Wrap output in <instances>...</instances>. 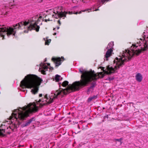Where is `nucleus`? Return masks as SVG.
I'll list each match as a JSON object with an SVG mask.
<instances>
[{
    "label": "nucleus",
    "instance_id": "obj_1",
    "mask_svg": "<svg viewBox=\"0 0 148 148\" xmlns=\"http://www.w3.org/2000/svg\"><path fill=\"white\" fill-rule=\"evenodd\" d=\"M79 71L82 74L79 81L75 82L72 84L69 85L68 84V81H64L61 84L62 86L64 87L67 86L66 88H60L53 93H51L49 97L46 95L44 96L45 100H43L42 103H40L42 101V100L40 99L36 104L34 102L30 103L27 106L14 110L10 116V119H15L16 121L24 120L29 116V114L37 112L39 107L41 108L44 105L52 103L59 96L62 97L67 93L79 90L80 88L87 86L92 81L96 80L99 77L98 75L96 74L94 71H88L80 68L79 69Z\"/></svg>",
    "mask_w": 148,
    "mask_h": 148
},
{
    "label": "nucleus",
    "instance_id": "obj_2",
    "mask_svg": "<svg viewBox=\"0 0 148 148\" xmlns=\"http://www.w3.org/2000/svg\"><path fill=\"white\" fill-rule=\"evenodd\" d=\"M38 18L35 16L29 19L27 22L22 21L14 25L13 27H0V38L3 40L5 39V35H6L9 37L11 35L15 36L16 31L17 29H21V27H23L24 28H26L28 30H35L36 32L39 31L40 27L36 23V20ZM1 39L0 38V40Z\"/></svg>",
    "mask_w": 148,
    "mask_h": 148
},
{
    "label": "nucleus",
    "instance_id": "obj_3",
    "mask_svg": "<svg viewBox=\"0 0 148 148\" xmlns=\"http://www.w3.org/2000/svg\"><path fill=\"white\" fill-rule=\"evenodd\" d=\"M42 81V79L37 76L33 75H29L25 77L21 82V90L25 92L24 89L27 88H32L31 92L33 94H36L38 90V86Z\"/></svg>",
    "mask_w": 148,
    "mask_h": 148
},
{
    "label": "nucleus",
    "instance_id": "obj_4",
    "mask_svg": "<svg viewBox=\"0 0 148 148\" xmlns=\"http://www.w3.org/2000/svg\"><path fill=\"white\" fill-rule=\"evenodd\" d=\"M114 45V42H111L108 44L107 47L105 49V51L106 49H107V51L104 57V60H108V58L111 56V53L113 51V46Z\"/></svg>",
    "mask_w": 148,
    "mask_h": 148
},
{
    "label": "nucleus",
    "instance_id": "obj_5",
    "mask_svg": "<svg viewBox=\"0 0 148 148\" xmlns=\"http://www.w3.org/2000/svg\"><path fill=\"white\" fill-rule=\"evenodd\" d=\"M48 68V66L45 63L43 62L41 63L40 64V68L39 70L42 73L45 74V72L47 70Z\"/></svg>",
    "mask_w": 148,
    "mask_h": 148
},
{
    "label": "nucleus",
    "instance_id": "obj_6",
    "mask_svg": "<svg viewBox=\"0 0 148 148\" xmlns=\"http://www.w3.org/2000/svg\"><path fill=\"white\" fill-rule=\"evenodd\" d=\"M68 13V12L66 11H64V12H63L62 11H61L60 12H57L58 16V17H60V18H62L63 17H66V14ZM73 13L72 12H68V14H71Z\"/></svg>",
    "mask_w": 148,
    "mask_h": 148
},
{
    "label": "nucleus",
    "instance_id": "obj_7",
    "mask_svg": "<svg viewBox=\"0 0 148 148\" xmlns=\"http://www.w3.org/2000/svg\"><path fill=\"white\" fill-rule=\"evenodd\" d=\"M51 60L55 63L56 67L58 66L61 64V59L60 58H53Z\"/></svg>",
    "mask_w": 148,
    "mask_h": 148
},
{
    "label": "nucleus",
    "instance_id": "obj_8",
    "mask_svg": "<svg viewBox=\"0 0 148 148\" xmlns=\"http://www.w3.org/2000/svg\"><path fill=\"white\" fill-rule=\"evenodd\" d=\"M135 77L136 80L139 82H141L143 79L142 75L139 73H138L136 74Z\"/></svg>",
    "mask_w": 148,
    "mask_h": 148
},
{
    "label": "nucleus",
    "instance_id": "obj_9",
    "mask_svg": "<svg viewBox=\"0 0 148 148\" xmlns=\"http://www.w3.org/2000/svg\"><path fill=\"white\" fill-rule=\"evenodd\" d=\"M34 118H32L29 120L26 123L23 124L22 125L23 127H25L29 125L32 122V121H34Z\"/></svg>",
    "mask_w": 148,
    "mask_h": 148
},
{
    "label": "nucleus",
    "instance_id": "obj_10",
    "mask_svg": "<svg viewBox=\"0 0 148 148\" xmlns=\"http://www.w3.org/2000/svg\"><path fill=\"white\" fill-rule=\"evenodd\" d=\"M94 10V8H91L90 9H87L86 10H82V11L79 12H76L75 13H73V14H77L78 13L79 14H81V13L82 11L83 12H84L86 11H87L89 10L97 11L99 10V9H96L95 10Z\"/></svg>",
    "mask_w": 148,
    "mask_h": 148
},
{
    "label": "nucleus",
    "instance_id": "obj_11",
    "mask_svg": "<svg viewBox=\"0 0 148 148\" xmlns=\"http://www.w3.org/2000/svg\"><path fill=\"white\" fill-rule=\"evenodd\" d=\"M95 86V82L94 81V82L92 84L91 86L88 88L87 91L88 92V93L90 91L92 92L93 89V88Z\"/></svg>",
    "mask_w": 148,
    "mask_h": 148
},
{
    "label": "nucleus",
    "instance_id": "obj_12",
    "mask_svg": "<svg viewBox=\"0 0 148 148\" xmlns=\"http://www.w3.org/2000/svg\"><path fill=\"white\" fill-rule=\"evenodd\" d=\"M62 79V78L61 77V76L58 75H56L55 76V79L56 82L61 80Z\"/></svg>",
    "mask_w": 148,
    "mask_h": 148
},
{
    "label": "nucleus",
    "instance_id": "obj_13",
    "mask_svg": "<svg viewBox=\"0 0 148 148\" xmlns=\"http://www.w3.org/2000/svg\"><path fill=\"white\" fill-rule=\"evenodd\" d=\"M97 97V96L94 95L93 96L90 97H89L88 100V102H90L91 101L92 99H96Z\"/></svg>",
    "mask_w": 148,
    "mask_h": 148
},
{
    "label": "nucleus",
    "instance_id": "obj_14",
    "mask_svg": "<svg viewBox=\"0 0 148 148\" xmlns=\"http://www.w3.org/2000/svg\"><path fill=\"white\" fill-rule=\"evenodd\" d=\"M5 132V131L3 129H0V136H4V134L3 133Z\"/></svg>",
    "mask_w": 148,
    "mask_h": 148
},
{
    "label": "nucleus",
    "instance_id": "obj_15",
    "mask_svg": "<svg viewBox=\"0 0 148 148\" xmlns=\"http://www.w3.org/2000/svg\"><path fill=\"white\" fill-rule=\"evenodd\" d=\"M51 41V39L47 40L45 42V45H49V43Z\"/></svg>",
    "mask_w": 148,
    "mask_h": 148
},
{
    "label": "nucleus",
    "instance_id": "obj_16",
    "mask_svg": "<svg viewBox=\"0 0 148 148\" xmlns=\"http://www.w3.org/2000/svg\"><path fill=\"white\" fill-rule=\"evenodd\" d=\"M114 79V77H108V78L107 79H108L109 81H111L113 80Z\"/></svg>",
    "mask_w": 148,
    "mask_h": 148
},
{
    "label": "nucleus",
    "instance_id": "obj_17",
    "mask_svg": "<svg viewBox=\"0 0 148 148\" xmlns=\"http://www.w3.org/2000/svg\"><path fill=\"white\" fill-rule=\"evenodd\" d=\"M116 140L120 142L121 143V139H116Z\"/></svg>",
    "mask_w": 148,
    "mask_h": 148
},
{
    "label": "nucleus",
    "instance_id": "obj_18",
    "mask_svg": "<svg viewBox=\"0 0 148 148\" xmlns=\"http://www.w3.org/2000/svg\"><path fill=\"white\" fill-rule=\"evenodd\" d=\"M58 23H59L60 25H61V23L60 22V20H59L58 21Z\"/></svg>",
    "mask_w": 148,
    "mask_h": 148
},
{
    "label": "nucleus",
    "instance_id": "obj_19",
    "mask_svg": "<svg viewBox=\"0 0 148 148\" xmlns=\"http://www.w3.org/2000/svg\"><path fill=\"white\" fill-rule=\"evenodd\" d=\"M42 94H40L39 95V97H41L42 96Z\"/></svg>",
    "mask_w": 148,
    "mask_h": 148
},
{
    "label": "nucleus",
    "instance_id": "obj_20",
    "mask_svg": "<svg viewBox=\"0 0 148 148\" xmlns=\"http://www.w3.org/2000/svg\"><path fill=\"white\" fill-rule=\"evenodd\" d=\"M59 28H60L59 27V26L57 27V28L58 29H59Z\"/></svg>",
    "mask_w": 148,
    "mask_h": 148
},
{
    "label": "nucleus",
    "instance_id": "obj_21",
    "mask_svg": "<svg viewBox=\"0 0 148 148\" xmlns=\"http://www.w3.org/2000/svg\"><path fill=\"white\" fill-rule=\"evenodd\" d=\"M56 33L55 32V33H54L53 34L54 35H56Z\"/></svg>",
    "mask_w": 148,
    "mask_h": 148
},
{
    "label": "nucleus",
    "instance_id": "obj_22",
    "mask_svg": "<svg viewBox=\"0 0 148 148\" xmlns=\"http://www.w3.org/2000/svg\"><path fill=\"white\" fill-rule=\"evenodd\" d=\"M47 65L49 66H50V64L49 63H48Z\"/></svg>",
    "mask_w": 148,
    "mask_h": 148
},
{
    "label": "nucleus",
    "instance_id": "obj_23",
    "mask_svg": "<svg viewBox=\"0 0 148 148\" xmlns=\"http://www.w3.org/2000/svg\"><path fill=\"white\" fill-rule=\"evenodd\" d=\"M24 32H27V33L28 32H27V31H26V30H25V31H24Z\"/></svg>",
    "mask_w": 148,
    "mask_h": 148
},
{
    "label": "nucleus",
    "instance_id": "obj_24",
    "mask_svg": "<svg viewBox=\"0 0 148 148\" xmlns=\"http://www.w3.org/2000/svg\"><path fill=\"white\" fill-rule=\"evenodd\" d=\"M50 69H53V67H50Z\"/></svg>",
    "mask_w": 148,
    "mask_h": 148
},
{
    "label": "nucleus",
    "instance_id": "obj_25",
    "mask_svg": "<svg viewBox=\"0 0 148 148\" xmlns=\"http://www.w3.org/2000/svg\"><path fill=\"white\" fill-rule=\"evenodd\" d=\"M59 84H60L59 86H60V84H61V83H60Z\"/></svg>",
    "mask_w": 148,
    "mask_h": 148
},
{
    "label": "nucleus",
    "instance_id": "obj_26",
    "mask_svg": "<svg viewBox=\"0 0 148 148\" xmlns=\"http://www.w3.org/2000/svg\"><path fill=\"white\" fill-rule=\"evenodd\" d=\"M78 127L79 128V125H78Z\"/></svg>",
    "mask_w": 148,
    "mask_h": 148
},
{
    "label": "nucleus",
    "instance_id": "obj_27",
    "mask_svg": "<svg viewBox=\"0 0 148 148\" xmlns=\"http://www.w3.org/2000/svg\"><path fill=\"white\" fill-rule=\"evenodd\" d=\"M55 28H54L53 29V30H55Z\"/></svg>",
    "mask_w": 148,
    "mask_h": 148
},
{
    "label": "nucleus",
    "instance_id": "obj_28",
    "mask_svg": "<svg viewBox=\"0 0 148 148\" xmlns=\"http://www.w3.org/2000/svg\"><path fill=\"white\" fill-rule=\"evenodd\" d=\"M61 58H63V59H64V57H62Z\"/></svg>",
    "mask_w": 148,
    "mask_h": 148
},
{
    "label": "nucleus",
    "instance_id": "obj_29",
    "mask_svg": "<svg viewBox=\"0 0 148 148\" xmlns=\"http://www.w3.org/2000/svg\"><path fill=\"white\" fill-rule=\"evenodd\" d=\"M46 59H45V61H44V62H45V61H46Z\"/></svg>",
    "mask_w": 148,
    "mask_h": 148
},
{
    "label": "nucleus",
    "instance_id": "obj_30",
    "mask_svg": "<svg viewBox=\"0 0 148 148\" xmlns=\"http://www.w3.org/2000/svg\"><path fill=\"white\" fill-rule=\"evenodd\" d=\"M42 0L41 2H42Z\"/></svg>",
    "mask_w": 148,
    "mask_h": 148
},
{
    "label": "nucleus",
    "instance_id": "obj_31",
    "mask_svg": "<svg viewBox=\"0 0 148 148\" xmlns=\"http://www.w3.org/2000/svg\"><path fill=\"white\" fill-rule=\"evenodd\" d=\"M45 21H46V22H47V20H46Z\"/></svg>",
    "mask_w": 148,
    "mask_h": 148
},
{
    "label": "nucleus",
    "instance_id": "obj_32",
    "mask_svg": "<svg viewBox=\"0 0 148 148\" xmlns=\"http://www.w3.org/2000/svg\"><path fill=\"white\" fill-rule=\"evenodd\" d=\"M56 18H58L57 17H56Z\"/></svg>",
    "mask_w": 148,
    "mask_h": 148
}]
</instances>
